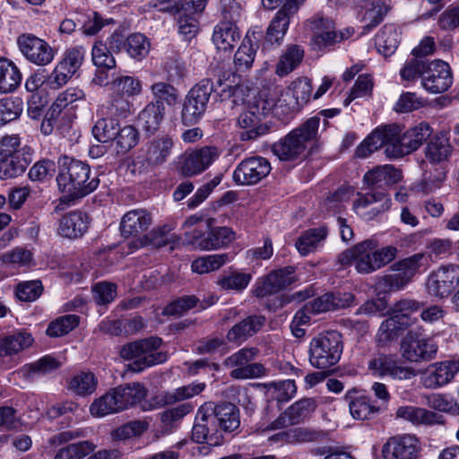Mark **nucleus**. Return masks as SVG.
<instances>
[{
  "label": "nucleus",
  "instance_id": "1",
  "mask_svg": "<svg viewBox=\"0 0 459 459\" xmlns=\"http://www.w3.org/2000/svg\"><path fill=\"white\" fill-rule=\"evenodd\" d=\"M240 429L239 409L231 403H205L197 411L192 438L196 443L221 446L223 434H237Z\"/></svg>",
  "mask_w": 459,
  "mask_h": 459
},
{
  "label": "nucleus",
  "instance_id": "2",
  "mask_svg": "<svg viewBox=\"0 0 459 459\" xmlns=\"http://www.w3.org/2000/svg\"><path fill=\"white\" fill-rule=\"evenodd\" d=\"M396 254V247L386 246L379 248L377 239L368 238L341 253L338 262L345 267L354 265L358 273L369 274L392 262Z\"/></svg>",
  "mask_w": 459,
  "mask_h": 459
},
{
  "label": "nucleus",
  "instance_id": "3",
  "mask_svg": "<svg viewBox=\"0 0 459 459\" xmlns=\"http://www.w3.org/2000/svg\"><path fill=\"white\" fill-rule=\"evenodd\" d=\"M91 169L88 164L74 159L64 157L60 160V169L56 183L63 196L61 203L82 198L92 193L99 186L97 177L91 178Z\"/></svg>",
  "mask_w": 459,
  "mask_h": 459
},
{
  "label": "nucleus",
  "instance_id": "4",
  "mask_svg": "<svg viewBox=\"0 0 459 459\" xmlns=\"http://www.w3.org/2000/svg\"><path fill=\"white\" fill-rule=\"evenodd\" d=\"M217 83L221 90L214 88L210 80H203L188 91L181 111V120L185 126L195 125L202 118L212 91H218L222 100L236 97L243 91L240 86L223 83L220 78Z\"/></svg>",
  "mask_w": 459,
  "mask_h": 459
},
{
  "label": "nucleus",
  "instance_id": "5",
  "mask_svg": "<svg viewBox=\"0 0 459 459\" xmlns=\"http://www.w3.org/2000/svg\"><path fill=\"white\" fill-rule=\"evenodd\" d=\"M385 155L390 159L402 158L420 148L429 138L432 129L428 123H420L405 132L397 125L384 126Z\"/></svg>",
  "mask_w": 459,
  "mask_h": 459
},
{
  "label": "nucleus",
  "instance_id": "6",
  "mask_svg": "<svg viewBox=\"0 0 459 459\" xmlns=\"http://www.w3.org/2000/svg\"><path fill=\"white\" fill-rule=\"evenodd\" d=\"M162 340L152 336L125 344L120 350V356L126 360H132L129 368L141 372L147 368L163 363L167 360V353L159 351Z\"/></svg>",
  "mask_w": 459,
  "mask_h": 459
},
{
  "label": "nucleus",
  "instance_id": "7",
  "mask_svg": "<svg viewBox=\"0 0 459 459\" xmlns=\"http://www.w3.org/2000/svg\"><path fill=\"white\" fill-rule=\"evenodd\" d=\"M319 122V117H310L300 127L291 131L283 139L275 143L272 147L274 155L281 160H296L304 152L307 143L316 139Z\"/></svg>",
  "mask_w": 459,
  "mask_h": 459
},
{
  "label": "nucleus",
  "instance_id": "8",
  "mask_svg": "<svg viewBox=\"0 0 459 459\" xmlns=\"http://www.w3.org/2000/svg\"><path fill=\"white\" fill-rule=\"evenodd\" d=\"M342 349V335L338 332L319 333L309 342V363L319 369L329 368L339 362Z\"/></svg>",
  "mask_w": 459,
  "mask_h": 459
},
{
  "label": "nucleus",
  "instance_id": "9",
  "mask_svg": "<svg viewBox=\"0 0 459 459\" xmlns=\"http://www.w3.org/2000/svg\"><path fill=\"white\" fill-rule=\"evenodd\" d=\"M259 354L255 347H244L229 356L224 365L232 368L230 373L233 379L245 380L258 378L266 374L264 366L258 362H252Z\"/></svg>",
  "mask_w": 459,
  "mask_h": 459
},
{
  "label": "nucleus",
  "instance_id": "10",
  "mask_svg": "<svg viewBox=\"0 0 459 459\" xmlns=\"http://www.w3.org/2000/svg\"><path fill=\"white\" fill-rule=\"evenodd\" d=\"M307 23L313 31L312 43L318 50H325L350 39L354 34L353 28H345L335 30L334 22L322 15H315L307 21Z\"/></svg>",
  "mask_w": 459,
  "mask_h": 459
},
{
  "label": "nucleus",
  "instance_id": "11",
  "mask_svg": "<svg viewBox=\"0 0 459 459\" xmlns=\"http://www.w3.org/2000/svg\"><path fill=\"white\" fill-rule=\"evenodd\" d=\"M425 285L431 297H449L459 286V264H441L428 275Z\"/></svg>",
  "mask_w": 459,
  "mask_h": 459
},
{
  "label": "nucleus",
  "instance_id": "12",
  "mask_svg": "<svg viewBox=\"0 0 459 459\" xmlns=\"http://www.w3.org/2000/svg\"><path fill=\"white\" fill-rule=\"evenodd\" d=\"M206 0H184L177 4V10L168 11L175 16L178 33L185 40L195 38L199 30L197 16L204 10Z\"/></svg>",
  "mask_w": 459,
  "mask_h": 459
},
{
  "label": "nucleus",
  "instance_id": "13",
  "mask_svg": "<svg viewBox=\"0 0 459 459\" xmlns=\"http://www.w3.org/2000/svg\"><path fill=\"white\" fill-rule=\"evenodd\" d=\"M316 408L317 402L315 398H302L288 407L276 420L261 429V432L264 433L297 425L309 418Z\"/></svg>",
  "mask_w": 459,
  "mask_h": 459
},
{
  "label": "nucleus",
  "instance_id": "14",
  "mask_svg": "<svg viewBox=\"0 0 459 459\" xmlns=\"http://www.w3.org/2000/svg\"><path fill=\"white\" fill-rule=\"evenodd\" d=\"M421 451L420 439L413 434H397L387 438L381 449L384 459H418Z\"/></svg>",
  "mask_w": 459,
  "mask_h": 459
},
{
  "label": "nucleus",
  "instance_id": "15",
  "mask_svg": "<svg viewBox=\"0 0 459 459\" xmlns=\"http://www.w3.org/2000/svg\"><path fill=\"white\" fill-rule=\"evenodd\" d=\"M19 50L30 63L45 66L55 57L53 48L44 39L31 33H23L17 38Z\"/></svg>",
  "mask_w": 459,
  "mask_h": 459
},
{
  "label": "nucleus",
  "instance_id": "16",
  "mask_svg": "<svg viewBox=\"0 0 459 459\" xmlns=\"http://www.w3.org/2000/svg\"><path fill=\"white\" fill-rule=\"evenodd\" d=\"M391 206V198L384 191H370L357 194L353 202V211L365 221H371Z\"/></svg>",
  "mask_w": 459,
  "mask_h": 459
},
{
  "label": "nucleus",
  "instance_id": "17",
  "mask_svg": "<svg viewBox=\"0 0 459 459\" xmlns=\"http://www.w3.org/2000/svg\"><path fill=\"white\" fill-rule=\"evenodd\" d=\"M270 162L263 157L254 156L242 160L233 172V180L239 186L260 182L271 171Z\"/></svg>",
  "mask_w": 459,
  "mask_h": 459
},
{
  "label": "nucleus",
  "instance_id": "18",
  "mask_svg": "<svg viewBox=\"0 0 459 459\" xmlns=\"http://www.w3.org/2000/svg\"><path fill=\"white\" fill-rule=\"evenodd\" d=\"M437 352V345L431 338H418L408 333L401 342L402 356L410 362L431 360Z\"/></svg>",
  "mask_w": 459,
  "mask_h": 459
},
{
  "label": "nucleus",
  "instance_id": "19",
  "mask_svg": "<svg viewBox=\"0 0 459 459\" xmlns=\"http://www.w3.org/2000/svg\"><path fill=\"white\" fill-rule=\"evenodd\" d=\"M453 83V76L449 65L441 60L428 64L423 78L422 88L431 93L438 94L446 91Z\"/></svg>",
  "mask_w": 459,
  "mask_h": 459
},
{
  "label": "nucleus",
  "instance_id": "20",
  "mask_svg": "<svg viewBox=\"0 0 459 459\" xmlns=\"http://www.w3.org/2000/svg\"><path fill=\"white\" fill-rule=\"evenodd\" d=\"M368 367L377 377H391L394 379L408 380L416 376L412 368L398 366L393 358L384 354L370 359Z\"/></svg>",
  "mask_w": 459,
  "mask_h": 459
},
{
  "label": "nucleus",
  "instance_id": "21",
  "mask_svg": "<svg viewBox=\"0 0 459 459\" xmlns=\"http://www.w3.org/2000/svg\"><path fill=\"white\" fill-rule=\"evenodd\" d=\"M174 142L169 135L155 137L142 149L143 162L147 168H156L165 163L172 152Z\"/></svg>",
  "mask_w": 459,
  "mask_h": 459
},
{
  "label": "nucleus",
  "instance_id": "22",
  "mask_svg": "<svg viewBox=\"0 0 459 459\" xmlns=\"http://www.w3.org/2000/svg\"><path fill=\"white\" fill-rule=\"evenodd\" d=\"M294 267L287 266L269 273L260 283H257L253 292L255 297L263 298L276 293L296 281Z\"/></svg>",
  "mask_w": 459,
  "mask_h": 459
},
{
  "label": "nucleus",
  "instance_id": "23",
  "mask_svg": "<svg viewBox=\"0 0 459 459\" xmlns=\"http://www.w3.org/2000/svg\"><path fill=\"white\" fill-rule=\"evenodd\" d=\"M345 400L349 403L350 413L354 420H371L382 412V408L377 406V402L374 403L370 397L355 388L346 393Z\"/></svg>",
  "mask_w": 459,
  "mask_h": 459
},
{
  "label": "nucleus",
  "instance_id": "24",
  "mask_svg": "<svg viewBox=\"0 0 459 459\" xmlns=\"http://www.w3.org/2000/svg\"><path fill=\"white\" fill-rule=\"evenodd\" d=\"M459 371V362L446 360L429 367L422 377V384L426 388L436 389L449 383Z\"/></svg>",
  "mask_w": 459,
  "mask_h": 459
},
{
  "label": "nucleus",
  "instance_id": "25",
  "mask_svg": "<svg viewBox=\"0 0 459 459\" xmlns=\"http://www.w3.org/2000/svg\"><path fill=\"white\" fill-rule=\"evenodd\" d=\"M261 37V30H247L234 56V65L238 71L244 72L251 68L256 55L257 43Z\"/></svg>",
  "mask_w": 459,
  "mask_h": 459
},
{
  "label": "nucleus",
  "instance_id": "26",
  "mask_svg": "<svg viewBox=\"0 0 459 459\" xmlns=\"http://www.w3.org/2000/svg\"><path fill=\"white\" fill-rule=\"evenodd\" d=\"M354 302V296L349 292L325 293L306 304V309L317 314L344 308Z\"/></svg>",
  "mask_w": 459,
  "mask_h": 459
},
{
  "label": "nucleus",
  "instance_id": "27",
  "mask_svg": "<svg viewBox=\"0 0 459 459\" xmlns=\"http://www.w3.org/2000/svg\"><path fill=\"white\" fill-rule=\"evenodd\" d=\"M241 38L237 24L231 21H221L213 29L212 43L219 51L231 52Z\"/></svg>",
  "mask_w": 459,
  "mask_h": 459
},
{
  "label": "nucleus",
  "instance_id": "28",
  "mask_svg": "<svg viewBox=\"0 0 459 459\" xmlns=\"http://www.w3.org/2000/svg\"><path fill=\"white\" fill-rule=\"evenodd\" d=\"M415 319L403 316H392L382 322L377 333V341L380 345H385L396 340L405 329L411 326Z\"/></svg>",
  "mask_w": 459,
  "mask_h": 459
},
{
  "label": "nucleus",
  "instance_id": "29",
  "mask_svg": "<svg viewBox=\"0 0 459 459\" xmlns=\"http://www.w3.org/2000/svg\"><path fill=\"white\" fill-rule=\"evenodd\" d=\"M152 221V216L147 211L142 209L131 210L121 220V233L126 238L137 236L147 230Z\"/></svg>",
  "mask_w": 459,
  "mask_h": 459
},
{
  "label": "nucleus",
  "instance_id": "30",
  "mask_svg": "<svg viewBox=\"0 0 459 459\" xmlns=\"http://www.w3.org/2000/svg\"><path fill=\"white\" fill-rule=\"evenodd\" d=\"M265 318L262 316H250L234 325L227 333L228 342L240 344L256 333L264 325Z\"/></svg>",
  "mask_w": 459,
  "mask_h": 459
},
{
  "label": "nucleus",
  "instance_id": "31",
  "mask_svg": "<svg viewBox=\"0 0 459 459\" xmlns=\"http://www.w3.org/2000/svg\"><path fill=\"white\" fill-rule=\"evenodd\" d=\"M117 411L140 403L146 396V390L139 383L119 385L111 389Z\"/></svg>",
  "mask_w": 459,
  "mask_h": 459
},
{
  "label": "nucleus",
  "instance_id": "32",
  "mask_svg": "<svg viewBox=\"0 0 459 459\" xmlns=\"http://www.w3.org/2000/svg\"><path fill=\"white\" fill-rule=\"evenodd\" d=\"M401 171L393 165L377 166L368 171L363 178L364 183L368 187H384L397 183L401 180Z\"/></svg>",
  "mask_w": 459,
  "mask_h": 459
},
{
  "label": "nucleus",
  "instance_id": "33",
  "mask_svg": "<svg viewBox=\"0 0 459 459\" xmlns=\"http://www.w3.org/2000/svg\"><path fill=\"white\" fill-rule=\"evenodd\" d=\"M238 126L241 129L239 138L241 141H250L267 133L268 127L261 123L259 114L255 111H246L239 115Z\"/></svg>",
  "mask_w": 459,
  "mask_h": 459
},
{
  "label": "nucleus",
  "instance_id": "34",
  "mask_svg": "<svg viewBox=\"0 0 459 459\" xmlns=\"http://www.w3.org/2000/svg\"><path fill=\"white\" fill-rule=\"evenodd\" d=\"M88 217L82 212H73L63 216L59 221V235L75 238L82 236L88 229Z\"/></svg>",
  "mask_w": 459,
  "mask_h": 459
},
{
  "label": "nucleus",
  "instance_id": "35",
  "mask_svg": "<svg viewBox=\"0 0 459 459\" xmlns=\"http://www.w3.org/2000/svg\"><path fill=\"white\" fill-rule=\"evenodd\" d=\"M34 339L26 331H15L0 339V357L17 354L32 345Z\"/></svg>",
  "mask_w": 459,
  "mask_h": 459
},
{
  "label": "nucleus",
  "instance_id": "36",
  "mask_svg": "<svg viewBox=\"0 0 459 459\" xmlns=\"http://www.w3.org/2000/svg\"><path fill=\"white\" fill-rule=\"evenodd\" d=\"M165 108L158 102H150L139 113V125L146 134L156 133L164 118Z\"/></svg>",
  "mask_w": 459,
  "mask_h": 459
},
{
  "label": "nucleus",
  "instance_id": "37",
  "mask_svg": "<svg viewBox=\"0 0 459 459\" xmlns=\"http://www.w3.org/2000/svg\"><path fill=\"white\" fill-rule=\"evenodd\" d=\"M31 160L32 155L24 156L22 152L17 156L0 158V179H11L22 175Z\"/></svg>",
  "mask_w": 459,
  "mask_h": 459
},
{
  "label": "nucleus",
  "instance_id": "38",
  "mask_svg": "<svg viewBox=\"0 0 459 459\" xmlns=\"http://www.w3.org/2000/svg\"><path fill=\"white\" fill-rule=\"evenodd\" d=\"M426 261L425 255L418 253L394 263L392 269L397 273L395 281L401 280L402 284L404 285L411 280L421 266L425 265Z\"/></svg>",
  "mask_w": 459,
  "mask_h": 459
},
{
  "label": "nucleus",
  "instance_id": "39",
  "mask_svg": "<svg viewBox=\"0 0 459 459\" xmlns=\"http://www.w3.org/2000/svg\"><path fill=\"white\" fill-rule=\"evenodd\" d=\"M22 73L11 60L0 58V92L8 93L15 91L22 82Z\"/></svg>",
  "mask_w": 459,
  "mask_h": 459
},
{
  "label": "nucleus",
  "instance_id": "40",
  "mask_svg": "<svg viewBox=\"0 0 459 459\" xmlns=\"http://www.w3.org/2000/svg\"><path fill=\"white\" fill-rule=\"evenodd\" d=\"M291 4L283 5L272 20L266 33V40L279 44L286 34L290 24Z\"/></svg>",
  "mask_w": 459,
  "mask_h": 459
},
{
  "label": "nucleus",
  "instance_id": "41",
  "mask_svg": "<svg viewBox=\"0 0 459 459\" xmlns=\"http://www.w3.org/2000/svg\"><path fill=\"white\" fill-rule=\"evenodd\" d=\"M304 50L299 45H290L281 55L275 67V74L283 77L293 72L301 63Z\"/></svg>",
  "mask_w": 459,
  "mask_h": 459
},
{
  "label": "nucleus",
  "instance_id": "42",
  "mask_svg": "<svg viewBox=\"0 0 459 459\" xmlns=\"http://www.w3.org/2000/svg\"><path fill=\"white\" fill-rule=\"evenodd\" d=\"M399 43L400 32L394 24H385L375 39L377 51L385 56L393 55Z\"/></svg>",
  "mask_w": 459,
  "mask_h": 459
},
{
  "label": "nucleus",
  "instance_id": "43",
  "mask_svg": "<svg viewBox=\"0 0 459 459\" xmlns=\"http://www.w3.org/2000/svg\"><path fill=\"white\" fill-rule=\"evenodd\" d=\"M327 230L325 228L310 229L305 231L296 241L298 251L306 255L313 252L325 238Z\"/></svg>",
  "mask_w": 459,
  "mask_h": 459
},
{
  "label": "nucleus",
  "instance_id": "44",
  "mask_svg": "<svg viewBox=\"0 0 459 459\" xmlns=\"http://www.w3.org/2000/svg\"><path fill=\"white\" fill-rule=\"evenodd\" d=\"M449 140L443 134L435 135L428 143L425 155L431 163H439L451 154Z\"/></svg>",
  "mask_w": 459,
  "mask_h": 459
},
{
  "label": "nucleus",
  "instance_id": "45",
  "mask_svg": "<svg viewBox=\"0 0 459 459\" xmlns=\"http://www.w3.org/2000/svg\"><path fill=\"white\" fill-rule=\"evenodd\" d=\"M98 386V378L91 372H80L74 376L68 384V388L80 396L93 394Z\"/></svg>",
  "mask_w": 459,
  "mask_h": 459
},
{
  "label": "nucleus",
  "instance_id": "46",
  "mask_svg": "<svg viewBox=\"0 0 459 459\" xmlns=\"http://www.w3.org/2000/svg\"><path fill=\"white\" fill-rule=\"evenodd\" d=\"M112 90L118 95L135 97L142 93L143 84L137 77L119 75L112 81Z\"/></svg>",
  "mask_w": 459,
  "mask_h": 459
},
{
  "label": "nucleus",
  "instance_id": "47",
  "mask_svg": "<svg viewBox=\"0 0 459 459\" xmlns=\"http://www.w3.org/2000/svg\"><path fill=\"white\" fill-rule=\"evenodd\" d=\"M204 388V383H192L164 393L161 395V400L165 404H173L201 394Z\"/></svg>",
  "mask_w": 459,
  "mask_h": 459
},
{
  "label": "nucleus",
  "instance_id": "48",
  "mask_svg": "<svg viewBox=\"0 0 459 459\" xmlns=\"http://www.w3.org/2000/svg\"><path fill=\"white\" fill-rule=\"evenodd\" d=\"M230 261L227 254H214L195 259L191 265L192 271L203 274L220 269Z\"/></svg>",
  "mask_w": 459,
  "mask_h": 459
},
{
  "label": "nucleus",
  "instance_id": "49",
  "mask_svg": "<svg viewBox=\"0 0 459 459\" xmlns=\"http://www.w3.org/2000/svg\"><path fill=\"white\" fill-rule=\"evenodd\" d=\"M379 148L385 149L384 126L374 130L357 148L355 154L359 158H367Z\"/></svg>",
  "mask_w": 459,
  "mask_h": 459
},
{
  "label": "nucleus",
  "instance_id": "50",
  "mask_svg": "<svg viewBox=\"0 0 459 459\" xmlns=\"http://www.w3.org/2000/svg\"><path fill=\"white\" fill-rule=\"evenodd\" d=\"M428 62L422 58L412 57L407 59L400 70V76L403 82L409 83L415 82L418 78H423L428 67Z\"/></svg>",
  "mask_w": 459,
  "mask_h": 459
},
{
  "label": "nucleus",
  "instance_id": "51",
  "mask_svg": "<svg viewBox=\"0 0 459 459\" xmlns=\"http://www.w3.org/2000/svg\"><path fill=\"white\" fill-rule=\"evenodd\" d=\"M234 238V232L228 227H215L207 233V241L203 247L207 250L217 249L229 245Z\"/></svg>",
  "mask_w": 459,
  "mask_h": 459
},
{
  "label": "nucleus",
  "instance_id": "52",
  "mask_svg": "<svg viewBox=\"0 0 459 459\" xmlns=\"http://www.w3.org/2000/svg\"><path fill=\"white\" fill-rule=\"evenodd\" d=\"M128 55L137 60L144 58L150 51V42L148 39L141 33L130 35L125 43Z\"/></svg>",
  "mask_w": 459,
  "mask_h": 459
},
{
  "label": "nucleus",
  "instance_id": "53",
  "mask_svg": "<svg viewBox=\"0 0 459 459\" xmlns=\"http://www.w3.org/2000/svg\"><path fill=\"white\" fill-rule=\"evenodd\" d=\"M151 91L153 96L152 102H158L160 105L164 103L168 106H173L178 100V91L170 83L158 82L151 85Z\"/></svg>",
  "mask_w": 459,
  "mask_h": 459
},
{
  "label": "nucleus",
  "instance_id": "54",
  "mask_svg": "<svg viewBox=\"0 0 459 459\" xmlns=\"http://www.w3.org/2000/svg\"><path fill=\"white\" fill-rule=\"evenodd\" d=\"M85 97L84 91L79 87H70L65 91L60 92L51 105L52 116L59 114L62 109L67 108L69 105L83 100Z\"/></svg>",
  "mask_w": 459,
  "mask_h": 459
},
{
  "label": "nucleus",
  "instance_id": "55",
  "mask_svg": "<svg viewBox=\"0 0 459 459\" xmlns=\"http://www.w3.org/2000/svg\"><path fill=\"white\" fill-rule=\"evenodd\" d=\"M297 392V386L294 380H284L281 382H272L267 385V393L278 402H287L290 400Z\"/></svg>",
  "mask_w": 459,
  "mask_h": 459
},
{
  "label": "nucleus",
  "instance_id": "56",
  "mask_svg": "<svg viewBox=\"0 0 459 459\" xmlns=\"http://www.w3.org/2000/svg\"><path fill=\"white\" fill-rule=\"evenodd\" d=\"M22 152L24 156L32 155L30 147L21 145V138L18 134L4 135L0 140V158L17 156Z\"/></svg>",
  "mask_w": 459,
  "mask_h": 459
},
{
  "label": "nucleus",
  "instance_id": "57",
  "mask_svg": "<svg viewBox=\"0 0 459 459\" xmlns=\"http://www.w3.org/2000/svg\"><path fill=\"white\" fill-rule=\"evenodd\" d=\"M118 127V123L115 119L102 118L96 122L92 128V134L99 142L108 143L117 136Z\"/></svg>",
  "mask_w": 459,
  "mask_h": 459
},
{
  "label": "nucleus",
  "instance_id": "58",
  "mask_svg": "<svg viewBox=\"0 0 459 459\" xmlns=\"http://www.w3.org/2000/svg\"><path fill=\"white\" fill-rule=\"evenodd\" d=\"M252 279L251 273L234 271L228 275L222 276L218 284L225 290L242 291Z\"/></svg>",
  "mask_w": 459,
  "mask_h": 459
},
{
  "label": "nucleus",
  "instance_id": "59",
  "mask_svg": "<svg viewBox=\"0 0 459 459\" xmlns=\"http://www.w3.org/2000/svg\"><path fill=\"white\" fill-rule=\"evenodd\" d=\"M23 109L22 100L19 98H4L0 100V123L7 124L17 119Z\"/></svg>",
  "mask_w": 459,
  "mask_h": 459
},
{
  "label": "nucleus",
  "instance_id": "60",
  "mask_svg": "<svg viewBox=\"0 0 459 459\" xmlns=\"http://www.w3.org/2000/svg\"><path fill=\"white\" fill-rule=\"evenodd\" d=\"M94 445L89 441H82L68 445L60 448L54 459H82L94 450Z\"/></svg>",
  "mask_w": 459,
  "mask_h": 459
},
{
  "label": "nucleus",
  "instance_id": "61",
  "mask_svg": "<svg viewBox=\"0 0 459 459\" xmlns=\"http://www.w3.org/2000/svg\"><path fill=\"white\" fill-rule=\"evenodd\" d=\"M78 324L79 316L75 315L60 316L49 324L47 328V334L51 337L63 336L74 329Z\"/></svg>",
  "mask_w": 459,
  "mask_h": 459
},
{
  "label": "nucleus",
  "instance_id": "62",
  "mask_svg": "<svg viewBox=\"0 0 459 459\" xmlns=\"http://www.w3.org/2000/svg\"><path fill=\"white\" fill-rule=\"evenodd\" d=\"M427 405L436 411L450 413L452 415L459 414V405L447 394H432L427 397Z\"/></svg>",
  "mask_w": 459,
  "mask_h": 459
},
{
  "label": "nucleus",
  "instance_id": "63",
  "mask_svg": "<svg viewBox=\"0 0 459 459\" xmlns=\"http://www.w3.org/2000/svg\"><path fill=\"white\" fill-rule=\"evenodd\" d=\"M115 140L117 141V152L126 153L138 143L139 134L133 126L118 127L117 136Z\"/></svg>",
  "mask_w": 459,
  "mask_h": 459
},
{
  "label": "nucleus",
  "instance_id": "64",
  "mask_svg": "<svg viewBox=\"0 0 459 459\" xmlns=\"http://www.w3.org/2000/svg\"><path fill=\"white\" fill-rule=\"evenodd\" d=\"M427 100L415 92H403L394 105V111L409 113L425 107Z\"/></svg>",
  "mask_w": 459,
  "mask_h": 459
}]
</instances>
